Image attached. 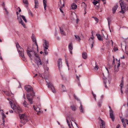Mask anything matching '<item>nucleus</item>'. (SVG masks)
<instances>
[{"mask_svg":"<svg viewBox=\"0 0 128 128\" xmlns=\"http://www.w3.org/2000/svg\"><path fill=\"white\" fill-rule=\"evenodd\" d=\"M36 51L34 49H33V50H27V53L31 58L32 56H36L34 62L38 66L42 65L44 66V65H45L46 63H44V62H42L40 57L39 56H36V54L35 52ZM48 63V61H47L46 64H47Z\"/></svg>","mask_w":128,"mask_h":128,"instance_id":"obj_1","label":"nucleus"},{"mask_svg":"<svg viewBox=\"0 0 128 128\" xmlns=\"http://www.w3.org/2000/svg\"><path fill=\"white\" fill-rule=\"evenodd\" d=\"M16 103V102L15 101H14L13 100L12 101H10L9 102V103L12 109L18 112H20L22 111V110L20 107H18L16 106L15 104Z\"/></svg>","mask_w":128,"mask_h":128,"instance_id":"obj_2","label":"nucleus"},{"mask_svg":"<svg viewBox=\"0 0 128 128\" xmlns=\"http://www.w3.org/2000/svg\"><path fill=\"white\" fill-rule=\"evenodd\" d=\"M21 18H22L23 20L26 22H27V20L26 19L25 16L23 15H20V16H18L17 19L18 20L19 23L20 24H21L23 26L24 28H26V26L25 24L22 21Z\"/></svg>","mask_w":128,"mask_h":128,"instance_id":"obj_3","label":"nucleus"},{"mask_svg":"<svg viewBox=\"0 0 128 128\" xmlns=\"http://www.w3.org/2000/svg\"><path fill=\"white\" fill-rule=\"evenodd\" d=\"M19 115L21 119L20 122L23 124H25L29 119V117L25 114H20Z\"/></svg>","mask_w":128,"mask_h":128,"instance_id":"obj_4","label":"nucleus"},{"mask_svg":"<svg viewBox=\"0 0 128 128\" xmlns=\"http://www.w3.org/2000/svg\"><path fill=\"white\" fill-rule=\"evenodd\" d=\"M120 4L121 8V10L120 12L123 14L126 10L128 9V5L126 3L123 2L120 3Z\"/></svg>","mask_w":128,"mask_h":128,"instance_id":"obj_5","label":"nucleus"},{"mask_svg":"<svg viewBox=\"0 0 128 128\" xmlns=\"http://www.w3.org/2000/svg\"><path fill=\"white\" fill-rule=\"evenodd\" d=\"M32 41L34 42V44L33 45V49L32 50H33V49H34L35 50H36V49L37 51L38 52V47L36 42V38L34 35L32 34Z\"/></svg>","mask_w":128,"mask_h":128,"instance_id":"obj_6","label":"nucleus"},{"mask_svg":"<svg viewBox=\"0 0 128 128\" xmlns=\"http://www.w3.org/2000/svg\"><path fill=\"white\" fill-rule=\"evenodd\" d=\"M46 82L47 83V84L48 85V87L50 88L51 90L53 93H55L56 92V90L52 84L50 82L48 83L47 82Z\"/></svg>","mask_w":128,"mask_h":128,"instance_id":"obj_7","label":"nucleus"},{"mask_svg":"<svg viewBox=\"0 0 128 128\" xmlns=\"http://www.w3.org/2000/svg\"><path fill=\"white\" fill-rule=\"evenodd\" d=\"M121 122L123 126L124 127L126 128V126L125 122L128 125V120L127 119H124L122 116H120Z\"/></svg>","mask_w":128,"mask_h":128,"instance_id":"obj_8","label":"nucleus"},{"mask_svg":"<svg viewBox=\"0 0 128 128\" xmlns=\"http://www.w3.org/2000/svg\"><path fill=\"white\" fill-rule=\"evenodd\" d=\"M94 37L93 36V34H92V37L90 38L89 39V42L91 46V48H92L93 46V44L94 42Z\"/></svg>","mask_w":128,"mask_h":128,"instance_id":"obj_9","label":"nucleus"},{"mask_svg":"<svg viewBox=\"0 0 128 128\" xmlns=\"http://www.w3.org/2000/svg\"><path fill=\"white\" fill-rule=\"evenodd\" d=\"M71 118H67L66 119V121L70 128H74L71 122Z\"/></svg>","mask_w":128,"mask_h":128,"instance_id":"obj_10","label":"nucleus"},{"mask_svg":"<svg viewBox=\"0 0 128 128\" xmlns=\"http://www.w3.org/2000/svg\"><path fill=\"white\" fill-rule=\"evenodd\" d=\"M109 107L110 109L109 114L110 117L111 118L112 120L114 121V115L113 111L110 106H109Z\"/></svg>","mask_w":128,"mask_h":128,"instance_id":"obj_11","label":"nucleus"},{"mask_svg":"<svg viewBox=\"0 0 128 128\" xmlns=\"http://www.w3.org/2000/svg\"><path fill=\"white\" fill-rule=\"evenodd\" d=\"M25 89L27 92H31L33 91V88L30 85H27L25 86Z\"/></svg>","mask_w":128,"mask_h":128,"instance_id":"obj_12","label":"nucleus"},{"mask_svg":"<svg viewBox=\"0 0 128 128\" xmlns=\"http://www.w3.org/2000/svg\"><path fill=\"white\" fill-rule=\"evenodd\" d=\"M58 65L59 70H60L62 67V62L61 59H58Z\"/></svg>","mask_w":128,"mask_h":128,"instance_id":"obj_13","label":"nucleus"},{"mask_svg":"<svg viewBox=\"0 0 128 128\" xmlns=\"http://www.w3.org/2000/svg\"><path fill=\"white\" fill-rule=\"evenodd\" d=\"M20 50L18 51V53L19 54L22 58H24V50L22 48H20Z\"/></svg>","mask_w":128,"mask_h":128,"instance_id":"obj_14","label":"nucleus"},{"mask_svg":"<svg viewBox=\"0 0 128 128\" xmlns=\"http://www.w3.org/2000/svg\"><path fill=\"white\" fill-rule=\"evenodd\" d=\"M99 120L100 121V128H105V122L100 118Z\"/></svg>","mask_w":128,"mask_h":128,"instance_id":"obj_15","label":"nucleus"},{"mask_svg":"<svg viewBox=\"0 0 128 128\" xmlns=\"http://www.w3.org/2000/svg\"><path fill=\"white\" fill-rule=\"evenodd\" d=\"M120 90L122 94H123V92L122 90V88L124 87V80L122 78L121 81V82L120 85Z\"/></svg>","mask_w":128,"mask_h":128,"instance_id":"obj_16","label":"nucleus"},{"mask_svg":"<svg viewBox=\"0 0 128 128\" xmlns=\"http://www.w3.org/2000/svg\"><path fill=\"white\" fill-rule=\"evenodd\" d=\"M43 47L44 48L48 49V44L46 40H45L44 42Z\"/></svg>","mask_w":128,"mask_h":128,"instance_id":"obj_17","label":"nucleus"},{"mask_svg":"<svg viewBox=\"0 0 128 128\" xmlns=\"http://www.w3.org/2000/svg\"><path fill=\"white\" fill-rule=\"evenodd\" d=\"M77 5L74 3H73L71 5L70 8L72 10H74L77 8Z\"/></svg>","mask_w":128,"mask_h":128,"instance_id":"obj_18","label":"nucleus"},{"mask_svg":"<svg viewBox=\"0 0 128 128\" xmlns=\"http://www.w3.org/2000/svg\"><path fill=\"white\" fill-rule=\"evenodd\" d=\"M80 106L79 107V108L81 112L84 113V109L82 105V103L80 102Z\"/></svg>","mask_w":128,"mask_h":128,"instance_id":"obj_19","label":"nucleus"},{"mask_svg":"<svg viewBox=\"0 0 128 128\" xmlns=\"http://www.w3.org/2000/svg\"><path fill=\"white\" fill-rule=\"evenodd\" d=\"M120 60L119 59L118 60V65L117 66V68H116V66H114L115 68V71H118V67H120Z\"/></svg>","mask_w":128,"mask_h":128,"instance_id":"obj_20","label":"nucleus"},{"mask_svg":"<svg viewBox=\"0 0 128 128\" xmlns=\"http://www.w3.org/2000/svg\"><path fill=\"white\" fill-rule=\"evenodd\" d=\"M43 6L44 10H46V8L47 7V0H43Z\"/></svg>","mask_w":128,"mask_h":128,"instance_id":"obj_21","label":"nucleus"},{"mask_svg":"<svg viewBox=\"0 0 128 128\" xmlns=\"http://www.w3.org/2000/svg\"><path fill=\"white\" fill-rule=\"evenodd\" d=\"M68 48L70 53L72 54V50L73 49V47L72 43L68 45Z\"/></svg>","mask_w":128,"mask_h":128,"instance_id":"obj_22","label":"nucleus"},{"mask_svg":"<svg viewBox=\"0 0 128 128\" xmlns=\"http://www.w3.org/2000/svg\"><path fill=\"white\" fill-rule=\"evenodd\" d=\"M103 80L104 82V86L105 88H107V86L106 85V82H107V78L104 77L103 78Z\"/></svg>","mask_w":128,"mask_h":128,"instance_id":"obj_23","label":"nucleus"},{"mask_svg":"<svg viewBox=\"0 0 128 128\" xmlns=\"http://www.w3.org/2000/svg\"><path fill=\"white\" fill-rule=\"evenodd\" d=\"M59 5L60 6V11L61 12L63 13L64 12L61 9V8H62L64 6V2L63 3H61V2L60 1V3L59 4Z\"/></svg>","mask_w":128,"mask_h":128,"instance_id":"obj_24","label":"nucleus"},{"mask_svg":"<svg viewBox=\"0 0 128 128\" xmlns=\"http://www.w3.org/2000/svg\"><path fill=\"white\" fill-rule=\"evenodd\" d=\"M29 94H28L27 95V98L28 99V101L30 102V103L32 104L33 103L32 101V98H30L29 97Z\"/></svg>","mask_w":128,"mask_h":128,"instance_id":"obj_25","label":"nucleus"},{"mask_svg":"<svg viewBox=\"0 0 128 128\" xmlns=\"http://www.w3.org/2000/svg\"><path fill=\"white\" fill-rule=\"evenodd\" d=\"M82 55V57L84 59H85L87 58V54L86 52H83Z\"/></svg>","mask_w":128,"mask_h":128,"instance_id":"obj_26","label":"nucleus"},{"mask_svg":"<svg viewBox=\"0 0 128 128\" xmlns=\"http://www.w3.org/2000/svg\"><path fill=\"white\" fill-rule=\"evenodd\" d=\"M96 36H97L98 40H99L102 41L103 40V38L102 36L99 34H96Z\"/></svg>","mask_w":128,"mask_h":128,"instance_id":"obj_27","label":"nucleus"},{"mask_svg":"<svg viewBox=\"0 0 128 128\" xmlns=\"http://www.w3.org/2000/svg\"><path fill=\"white\" fill-rule=\"evenodd\" d=\"M118 7V6L117 5H115L112 8V11L114 13Z\"/></svg>","mask_w":128,"mask_h":128,"instance_id":"obj_28","label":"nucleus"},{"mask_svg":"<svg viewBox=\"0 0 128 128\" xmlns=\"http://www.w3.org/2000/svg\"><path fill=\"white\" fill-rule=\"evenodd\" d=\"M23 2L26 7L28 6V0H23Z\"/></svg>","mask_w":128,"mask_h":128,"instance_id":"obj_29","label":"nucleus"},{"mask_svg":"<svg viewBox=\"0 0 128 128\" xmlns=\"http://www.w3.org/2000/svg\"><path fill=\"white\" fill-rule=\"evenodd\" d=\"M2 116V118L3 122V124H4V118L6 117V115L4 114V113H2L1 114Z\"/></svg>","mask_w":128,"mask_h":128,"instance_id":"obj_30","label":"nucleus"},{"mask_svg":"<svg viewBox=\"0 0 128 128\" xmlns=\"http://www.w3.org/2000/svg\"><path fill=\"white\" fill-rule=\"evenodd\" d=\"M59 28L61 34L63 35H66L65 32L63 29L60 27Z\"/></svg>","mask_w":128,"mask_h":128,"instance_id":"obj_31","label":"nucleus"},{"mask_svg":"<svg viewBox=\"0 0 128 128\" xmlns=\"http://www.w3.org/2000/svg\"><path fill=\"white\" fill-rule=\"evenodd\" d=\"M81 5L82 7L84 8L85 11L86 8V4L84 2H82V3Z\"/></svg>","mask_w":128,"mask_h":128,"instance_id":"obj_32","label":"nucleus"},{"mask_svg":"<svg viewBox=\"0 0 128 128\" xmlns=\"http://www.w3.org/2000/svg\"><path fill=\"white\" fill-rule=\"evenodd\" d=\"M33 108L37 112H39L40 111V109L39 107H35L34 106H33Z\"/></svg>","mask_w":128,"mask_h":128,"instance_id":"obj_33","label":"nucleus"},{"mask_svg":"<svg viewBox=\"0 0 128 128\" xmlns=\"http://www.w3.org/2000/svg\"><path fill=\"white\" fill-rule=\"evenodd\" d=\"M16 46L18 51L20 50V48H21L20 47L18 43V42L16 43Z\"/></svg>","mask_w":128,"mask_h":128,"instance_id":"obj_34","label":"nucleus"},{"mask_svg":"<svg viewBox=\"0 0 128 128\" xmlns=\"http://www.w3.org/2000/svg\"><path fill=\"white\" fill-rule=\"evenodd\" d=\"M34 8H38V1H36L34 2Z\"/></svg>","mask_w":128,"mask_h":128,"instance_id":"obj_35","label":"nucleus"},{"mask_svg":"<svg viewBox=\"0 0 128 128\" xmlns=\"http://www.w3.org/2000/svg\"><path fill=\"white\" fill-rule=\"evenodd\" d=\"M80 76V75H79V76H78L76 75V78L78 79V85L79 86H81V84H80V80L79 78Z\"/></svg>","mask_w":128,"mask_h":128,"instance_id":"obj_36","label":"nucleus"},{"mask_svg":"<svg viewBox=\"0 0 128 128\" xmlns=\"http://www.w3.org/2000/svg\"><path fill=\"white\" fill-rule=\"evenodd\" d=\"M74 36L75 38L78 41H80V37L78 35H74Z\"/></svg>","mask_w":128,"mask_h":128,"instance_id":"obj_37","label":"nucleus"},{"mask_svg":"<svg viewBox=\"0 0 128 128\" xmlns=\"http://www.w3.org/2000/svg\"><path fill=\"white\" fill-rule=\"evenodd\" d=\"M99 2L96 0H94V1L92 2V3L94 5H96L97 4H98Z\"/></svg>","mask_w":128,"mask_h":128,"instance_id":"obj_38","label":"nucleus"},{"mask_svg":"<svg viewBox=\"0 0 128 128\" xmlns=\"http://www.w3.org/2000/svg\"><path fill=\"white\" fill-rule=\"evenodd\" d=\"M71 108L72 110L75 111L76 110V107L74 105H72L71 106Z\"/></svg>","mask_w":128,"mask_h":128,"instance_id":"obj_39","label":"nucleus"},{"mask_svg":"<svg viewBox=\"0 0 128 128\" xmlns=\"http://www.w3.org/2000/svg\"><path fill=\"white\" fill-rule=\"evenodd\" d=\"M48 49H46V48L44 49V53L45 54V55H47L48 52L47 51Z\"/></svg>","mask_w":128,"mask_h":128,"instance_id":"obj_40","label":"nucleus"},{"mask_svg":"<svg viewBox=\"0 0 128 128\" xmlns=\"http://www.w3.org/2000/svg\"><path fill=\"white\" fill-rule=\"evenodd\" d=\"M107 20L108 21V26H109V28H110V18H107Z\"/></svg>","mask_w":128,"mask_h":128,"instance_id":"obj_41","label":"nucleus"},{"mask_svg":"<svg viewBox=\"0 0 128 128\" xmlns=\"http://www.w3.org/2000/svg\"><path fill=\"white\" fill-rule=\"evenodd\" d=\"M28 13L31 16H33V15L32 13L30 10H28Z\"/></svg>","mask_w":128,"mask_h":128,"instance_id":"obj_42","label":"nucleus"},{"mask_svg":"<svg viewBox=\"0 0 128 128\" xmlns=\"http://www.w3.org/2000/svg\"><path fill=\"white\" fill-rule=\"evenodd\" d=\"M24 102L23 103V104L24 106L26 107L27 106L28 104H27L25 100H24Z\"/></svg>","mask_w":128,"mask_h":128,"instance_id":"obj_43","label":"nucleus"},{"mask_svg":"<svg viewBox=\"0 0 128 128\" xmlns=\"http://www.w3.org/2000/svg\"><path fill=\"white\" fill-rule=\"evenodd\" d=\"M92 93L93 94V96L94 97V98L95 100H96V94H94L93 92H92Z\"/></svg>","mask_w":128,"mask_h":128,"instance_id":"obj_44","label":"nucleus"},{"mask_svg":"<svg viewBox=\"0 0 128 128\" xmlns=\"http://www.w3.org/2000/svg\"><path fill=\"white\" fill-rule=\"evenodd\" d=\"M66 62L67 66H68V67L69 66L68 64V60L66 59Z\"/></svg>","mask_w":128,"mask_h":128,"instance_id":"obj_45","label":"nucleus"},{"mask_svg":"<svg viewBox=\"0 0 128 128\" xmlns=\"http://www.w3.org/2000/svg\"><path fill=\"white\" fill-rule=\"evenodd\" d=\"M96 65L95 67H94V69L95 70H97L98 69V66L96 64Z\"/></svg>","mask_w":128,"mask_h":128,"instance_id":"obj_46","label":"nucleus"},{"mask_svg":"<svg viewBox=\"0 0 128 128\" xmlns=\"http://www.w3.org/2000/svg\"><path fill=\"white\" fill-rule=\"evenodd\" d=\"M44 68L45 70H48V68L47 67H46V66H44Z\"/></svg>","mask_w":128,"mask_h":128,"instance_id":"obj_47","label":"nucleus"},{"mask_svg":"<svg viewBox=\"0 0 128 128\" xmlns=\"http://www.w3.org/2000/svg\"><path fill=\"white\" fill-rule=\"evenodd\" d=\"M102 104V102H99L98 103V105L99 107H100L101 106V104Z\"/></svg>","mask_w":128,"mask_h":128,"instance_id":"obj_48","label":"nucleus"},{"mask_svg":"<svg viewBox=\"0 0 128 128\" xmlns=\"http://www.w3.org/2000/svg\"><path fill=\"white\" fill-rule=\"evenodd\" d=\"M114 51H115V52L116 51L118 50V48H117L116 47V48L114 47Z\"/></svg>","mask_w":128,"mask_h":128,"instance_id":"obj_49","label":"nucleus"},{"mask_svg":"<svg viewBox=\"0 0 128 128\" xmlns=\"http://www.w3.org/2000/svg\"><path fill=\"white\" fill-rule=\"evenodd\" d=\"M62 88L63 89V91L64 92L65 91V90H64V89L65 88L64 86L63 85H62Z\"/></svg>","mask_w":128,"mask_h":128,"instance_id":"obj_50","label":"nucleus"},{"mask_svg":"<svg viewBox=\"0 0 128 128\" xmlns=\"http://www.w3.org/2000/svg\"><path fill=\"white\" fill-rule=\"evenodd\" d=\"M4 112L2 110L0 109V114H2Z\"/></svg>","mask_w":128,"mask_h":128,"instance_id":"obj_51","label":"nucleus"},{"mask_svg":"<svg viewBox=\"0 0 128 128\" xmlns=\"http://www.w3.org/2000/svg\"><path fill=\"white\" fill-rule=\"evenodd\" d=\"M120 124H118L116 127V128H120Z\"/></svg>","mask_w":128,"mask_h":128,"instance_id":"obj_52","label":"nucleus"},{"mask_svg":"<svg viewBox=\"0 0 128 128\" xmlns=\"http://www.w3.org/2000/svg\"><path fill=\"white\" fill-rule=\"evenodd\" d=\"M113 63L114 64V61H115V59H114V56H113Z\"/></svg>","mask_w":128,"mask_h":128,"instance_id":"obj_53","label":"nucleus"},{"mask_svg":"<svg viewBox=\"0 0 128 128\" xmlns=\"http://www.w3.org/2000/svg\"><path fill=\"white\" fill-rule=\"evenodd\" d=\"M94 19H95V20L96 21V22H98V19L97 18H94Z\"/></svg>","mask_w":128,"mask_h":128,"instance_id":"obj_54","label":"nucleus"},{"mask_svg":"<svg viewBox=\"0 0 128 128\" xmlns=\"http://www.w3.org/2000/svg\"><path fill=\"white\" fill-rule=\"evenodd\" d=\"M79 20V19L78 18H76V22L77 23H78V22Z\"/></svg>","mask_w":128,"mask_h":128,"instance_id":"obj_55","label":"nucleus"},{"mask_svg":"<svg viewBox=\"0 0 128 128\" xmlns=\"http://www.w3.org/2000/svg\"><path fill=\"white\" fill-rule=\"evenodd\" d=\"M25 98L24 94L23 96V99L24 100Z\"/></svg>","mask_w":128,"mask_h":128,"instance_id":"obj_56","label":"nucleus"},{"mask_svg":"<svg viewBox=\"0 0 128 128\" xmlns=\"http://www.w3.org/2000/svg\"><path fill=\"white\" fill-rule=\"evenodd\" d=\"M124 56H123L122 57H121V58L122 59H124Z\"/></svg>","mask_w":128,"mask_h":128,"instance_id":"obj_57","label":"nucleus"},{"mask_svg":"<svg viewBox=\"0 0 128 128\" xmlns=\"http://www.w3.org/2000/svg\"><path fill=\"white\" fill-rule=\"evenodd\" d=\"M10 113H13V112L12 110H11L10 111Z\"/></svg>","mask_w":128,"mask_h":128,"instance_id":"obj_58","label":"nucleus"},{"mask_svg":"<svg viewBox=\"0 0 128 128\" xmlns=\"http://www.w3.org/2000/svg\"><path fill=\"white\" fill-rule=\"evenodd\" d=\"M125 53L127 55H128V52L126 51Z\"/></svg>","mask_w":128,"mask_h":128,"instance_id":"obj_59","label":"nucleus"},{"mask_svg":"<svg viewBox=\"0 0 128 128\" xmlns=\"http://www.w3.org/2000/svg\"><path fill=\"white\" fill-rule=\"evenodd\" d=\"M5 12H6V14H8V12L7 10Z\"/></svg>","mask_w":128,"mask_h":128,"instance_id":"obj_60","label":"nucleus"},{"mask_svg":"<svg viewBox=\"0 0 128 128\" xmlns=\"http://www.w3.org/2000/svg\"><path fill=\"white\" fill-rule=\"evenodd\" d=\"M0 59L2 60V56L0 55Z\"/></svg>","mask_w":128,"mask_h":128,"instance_id":"obj_61","label":"nucleus"},{"mask_svg":"<svg viewBox=\"0 0 128 128\" xmlns=\"http://www.w3.org/2000/svg\"><path fill=\"white\" fill-rule=\"evenodd\" d=\"M106 68V70H107V71H108V73H109V72L108 70V69Z\"/></svg>","mask_w":128,"mask_h":128,"instance_id":"obj_62","label":"nucleus"},{"mask_svg":"<svg viewBox=\"0 0 128 128\" xmlns=\"http://www.w3.org/2000/svg\"><path fill=\"white\" fill-rule=\"evenodd\" d=\"M21 12V10H20V9L19 8V12Z\"/></svg>","mask_w":128,"mask_h":128,"instance_id":"obj_63","label":"nucleus"},{"mask_svg":"<svg viewBox=\"0 0 128 128\" xmlns=\"http://www.w3.org/2000/svg\"><path fill=\"white\" fill-rule=\"evenodd\" d=\"M37 74H36L35 75V76H34V77H35V76H37Z\"/></svg>","mask_w":128,"mask_h":128,"instance_id":"obj_64","label":"nucleus"}]
</instances>
